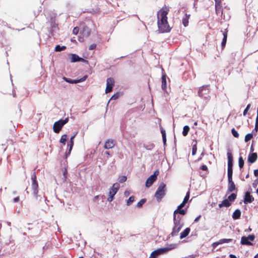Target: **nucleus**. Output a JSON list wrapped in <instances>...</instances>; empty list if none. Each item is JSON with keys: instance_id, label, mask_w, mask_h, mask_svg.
I'll use <instances>...</instances> for the list:
<instances>
[{"instance_id": "f257e3e1", "label": "nucleus", "mask_w": 258, "mask_h": 258, "mask_svg": "<svg viewBox=\"0 0 258 258\" xmlns=\"http://www.w3.org/2000/svg\"><path fill=\"white\" fill-rule=\"evenodd\" d=\"M168 10L166 8H162L157 13V24L158 30L160 33H166L170 31L167 21V14Z\"/></svg>"}, {"instance_id": "f03ea898", "label": "nucleus", "mask_w": 258, "mask_h": 258, "mask_svg": "<svg viewBox=\"0 0 258 258\" xmlns=\"http://www.w3.org/2000/svg\"><path fill=\"white\" fill-rule=\"evenodd\" d=\"M181 217L173 213V223L174 226L172 228L171 235L172 236L177 235L178 232L182 227L183 224L181 222Z\"/></svg>"}, {"instance_id": "7ed1b4c3", "label": "nucleus", "mask_w": 258, "mask_h": 258, "mask_svg": "<svg viewBox=\"0 0 258 258\" xmlns=\"http://www.w3.org/2000/svg\"><path fill=\"white\" fill-rule=\"evenodd\" d=\"M189 191H188L185 196L182 202L177 207V208L174 211L175 214H180L184 215L186 213V209H182L189 200Z\"/></svg>"}, {"instance_id": "20e7f679", "label": "nucleus", "mask_w": 258, "mask_h": 258, "mask_svg": "<svg viewBox=\"0 0 258 258\" xmlns=\"http://www.w3.org/2000/svg\"><path fill=\"white\" fill-rule=\"evenodd\" d=\"M209 88L208 86H203L199 88L198 91V95L200 97L203 98L206 102H208L210 99L209 95Z\"/></svg>"}, {"instance_id": "39448f33", "label": "nucleus", "mask_w": 258, "mask_h": 258, "mask_svg": "<svg viewBox=\"0 0 258 258\" xmlns=\"http://www.w3.org/2000/svg\"><path fill=\"white\" fill-rule=\"evenodd\" d=\"M166 184L164 182H161L155 194V197L158 201H160L165 195Z\"/></svg>"}, {"instance_id": "423d86ee", "label": "nucleus", "mask_w": 258, "mask_h": 258, "mask_svg": "<svg viewBox=\"0 0 258 258\" xmlns=\"http://www.w3.org/2000/svg\"><path fill=\"white\" fill-rule=\"evenodd\" d=\"M69 121L68 118H66L64 119H60L58 121L55 122L53 124V130L54 133H58L62 126L66 124Z\"/></svg>"}, {"instance_id": "0eeeda50", "label": "nucleus", "mask_w": 258, "mask_h": 258, "mask_svg": "<svg viewBox=\"0 0 258 258\" xmlns=\"http://www.w3.org/2000/svg\"><path fill=\"white\" fill-rule=\"evenodd\" d=\"M31 180L33 195L35 197L37 198L38 193V184L36 180V175L35 172H34L31 176Z\"/></svg>"}, {"instance_id": "6e6552de", "label": "nucleus", "mask_w": 258, "mask_h": 258, "mask_svg": "<svg viewBox=\"0 0 258 258\" xmlns=\"http://www.w3.org/2000/svg\"><path fill=\"white\" fill-rule=\"evenodd\" d=\"M120 187L119 184L118 183H115L113 184L112 187L111 188L109 192V197L108 201L111 202L114 199V196L117 192Z\"/></svg>"}, {"instance_id": "1a4fd4ad", "label": "nucleus", "mask_w": 258, "mask_h": 258, "mask_svg": "<svg viewBox=\"0 0 258 258\" xmlns=\"http://www.w3.org/2000/svg\"><path fill=\"white\" fill-rule=\"evenodd\" d=\"M255 239L253 234L249 235L247 237L242 236L241 238L240 243L242 245H252V243L250 241H253Z\"/></svg>"}, {"instance_id": "9d476101", "label": "nucleus", "mask_w": 258, "mask_h": 258, "mask_svg": "<svg viewBox=\"0 0 258 258\" xmlns=\"http://www.w3.org/2000/svg\"><path fill=\"white\" fill-rule=\"evenodd\" d=\"M70 56L71 62H76L78 61H82L85 63H88V60L79 57L77 54L71 53L69 55Z\"/></svg>"}, {"instance_id": "9b49d317", "label": "nucleus", "mask_w": 258, "mask_h": 258, "mask_svg": "<svg viewBox=\"0 0 258 258\" xmlns=\"http://www.w3.org/2000/svg\"><path fill=\"white\" fill-rule=\"evenodd\" d=\"M114 81L112 78H108L106 80V88L105 93H108L112 91V87L114 85Z\"/></svg>"}, {"instance_id": "f8f14e48", "label": "nucleus", "mask_w": 258, "mask_h": 258, "mask_svg": "<svg viewBox=\"0 0 258 258\" xmlns=\"http://www.w3.org/2000/svg\"><path fill=\"white\" fill-rule=\"evenodd\" d=\"M254 198L250 195V193L249 191H246L245 193L243 200L244 204H247L248 203H251L254 201Z\"/></svg>"}, {"instance_id": "ddd939ff", "label": "nucleus", "mask_w": 258, "mask_h": 258, "mask_svg": "<svg viewBox=\"0 0 258 258\" xmlns=\"http://www.w3.org/2000/svg\"><path fill=\"white\" fill-rule=\"evenodd\" d=\"M228 190L230 192H232L236 189L235 185L232 180V177H228Z\"/></svg>"}, {"instance_id": "4468645a", "label": "nucleus", "mask_w": 258, "mask_h": 258, "mask_svg": "<svg viewBox=\"0 0 258 258\" xmlns=\"http://www.w3.org/2000/svg\"><path fill=\"white\" fill-rule=\"evenodd\" d=\"M115 142L113 140H107L104 144V148L106 149H112L115 146Z\"/></svg>"}, {"instance_id": "2eb2a0df", "label": "nucleus", "mask_w": 258, "mask_h": 258, "mask_svg": "<svg viewBox=\"0 0 258 258\" xmlns=\"http://www.w3.org/2000/svg\"><path fill=\"white\" fill-rule=\"evenodd\" d=\"M156 180V177H155V175L150 176L146 180V186L147 187H150Z\"/></svg>"}, {"instance_id": "dca6fc26", "label": "nucleus", "mask_w": 258, "mask_h": 258, "mask_svg": "<svg viewBox=\"0 0 258 258\" xmlns=\"http://www.w3.org/2000/svg\"><path fill=\"white\" fill-rule=\"evenodd\" d=\"M215 11L217 15H222L221 2H215Z\"/></svg>"}, {"instance_id": "f3484780", "label": "nucleus", "mask_w": 258, "mask_h": 258, "mask_svg": "<svg viewBox=\"0 0 258 258\" xmlns=\"http://www.w3.org/2000/svg\"><path fill=\"white\" fill-rule=\"evenodd\" d=\"M222 32H223V38L222 41L221 42V46H222V48L223 49L225 47L226 43L228 31L225 30L224 31H222Z\"/></svg>"}, {"instance_id": "a211bd4d", "label": "nucleus", "mask_w": 258, "mask_h": 258, "mask_svg": "<svg viewBox=\"0 0 258 258\" xmlns=\"http://www.w3.org/2000/svg\"><path fill=\"white\" fill-rule=\"evenodd\" d=\"M233 162H228V177H232L233 174Z\"/></svg>"}, {"instance_id": "6ab92c4d", "label": "nucleus", "mask_w": 258, "mask_h": 258, "mask_svg": "<svg viewBox=\"0 0 258 258\" xmlns=\"http://www.w3.org/2000/svg\"><path fill=\"white\" fill-rule=\"evenodd\" d=\"M241 214V211L239 209H236L233 212L232 217L234 220L239 219L240 218Z\"/></svg>"}, {"instance_id": "aec40b11", "label": "nucleus", "mask_w": 258, "mask_h": 258, "mask_svg": "<svg viewBox=\"0 0 258 258\" xmlns=\"http://www.w3.org/2000/svg\"><path fill=\"white\" fill-rule=\"evenodd\" d=\"M231 205V202H230L228 200L225 199L221 203L219 204V207L220 208L222 207H229Z\"/></svg>"}, {"instance_id": "412c9836", "label": "nucleus", "mask_w": 258, "mask_h": 258, "mask_svg": "<svg viewBox=\"0 0 258 258\" xmlns=\"http://www.w3.org/2000/svg\"><path fill=\"white\" fill-rule=\"evenodd\" d=\"M82 34L84 37H88L90 34V30L87 27H84L82 31Z\"/></svg>"}, {"instance_id": "4be33fe9", "label": "nucleus", "mask_w": 258, "mask_h": 258, "mask_svg": "<svg viewBox=\"0 0 258 258\" xmlns=\"http://www.w3.org/2000/svg\"><path fill=\"white\" fill-rule=\"evenodd\" d=\"M190 229L189 227L185 228L181 233L180 235V238L182 239L186 237L189 233Z\"/></svg>"}, {"instance_id": "5701e85b", "label": "nucleus", "mask_w": 258, "mask_h": 258, "mask_svg": "<svg viewBox=\"0 0 258 258\" xmlns=\"http://www.w3.org/2000/svg\"><path fill=\"white\" fill-rule=\"evenodd\" d=\"M257 159V154L256 153H252L249 154L247 161H255Z\"/></svg>"}, {"instance_id": "b1692460", "label": "nucleus", "mask_w": 258, "mask_h": 258, "mask_svg": "<svg viewBox=\"0 0 258 258\" xmlns=\"http://www.w3.org/2000/svg\"><path fill=\"white\" fill-rule=\"evenodd\" d=\"M189 17L190 15H187L186 14L184 17L182 18V22L184 27H186L188 25Z\"/></svg>"}, {"instance_id": "393cba45", "label": "nucleus", "mask_w": 258, "mask_h": 258, "mask_svg": "<svg viewBox=\"0 0 258 258\" xmlns=\"http://www.w3.org/2000/svg\"><path fill=\"white\" fill-rule=\"evenodd\" d=\"M167 88V83L166 79V75L163 74L162 76V88L163 90H165Z\"/></svg>"}, {"instance_id": "a878e982", "label": "nucleus", "mask_w": 258, "mask_h": 258, "mask_svg": "<svg viewBox=\"0 0 258 258\" xmlns=\"http://www.w3.org/2000/svg\"><path fill=\"white\" fill-rule=\"evenodd\" d=\"M154 144L152 143H148L143 144V147L148 150H152L154 148Z\"/></svg>"}, {"instance_id": "bb28decb", "label": "nucleus", "mask_w": 258, "mask_h": 258, "mask_svg": "<svg viewBox=\"0 0 258 258\" xmlns=\"http://www.w3.org/2000/svg\"><path fill=\"white\" fill-rule=\"evenodd\" d=\"M63 79L67 82L69 83L70 84H77L78 83V81L77 80H72L69 78H67L66 77H63Z\"/></svg>"}, {"instance_id": "cd10ccee", "label": "nucleus", "mask_w": 258, "mask_h": 258, "mask_svg": "<svg viewBox=\"0 0 258 258\" xmlns=\"http://www.w3.org/2000/svg\"><path fill=\"white\" fill-rule=\"evenodd\" d=\"M189 131V127L188 125H185L183 127L182 135L183 136H186L188 134V133Z\"/></svg>"}, {"instance_id": "c85d7f7f", "label": "nucleus", "mask_w": 258, "mask_h": 258, "mask_svg": "<svg viewBox=\"0 0 258 258\" xmlns=\"http://www.w3.org/2000/svg\"><path fill=\"white\" fill-rule=\"evenodd\" d=\"M169 250V248H158L156 250L157 252H158V255L160 254H162L166 251H167Z\"/></svg>"}, {"instance_id": "c756f323", "label": "nucleus", "mask_w": 258, "mask_h": 258, "mask_svg": "<svg viewBox=\"0 0 258 258\" xmlns=\"http://www.w3.org/2000/svg\"><path fill=\"white\" fill-rule=\"evenodd\" d=\"M236 194L233 193L231 195L228 196L227 200H228L230 202H233L236 199Z\"/></svg>"}, {"instance_id": "7c9ffc66", "label": "nucleus", "mask_w": 258, "mask_h": 258, "mask_svg": "<svg viewBox=\"0 0 258 258\" xmlns=\"http://www.w3.org/2000/svg\"><path fill=\"white\" fill-rule=\"evenodd\" d=\"M253 138V135L252 134L249 133L247 134L244 139L245 142L247 143L248 141H249L252 138Z\"/></svg>"}, {"instance_id": "2f4dec72", "label": "nucleus", "mask_w": 258, "mask_h": 258, "mask_svg": "<svg viewBox=\"0 0 258 258\" xmlns=\"http://www.w3.org/2000/svg\"><path fill=\"white\" fill-rule=\"evenodd\" d=\"M66 48L65 46H60L59 45H57L55 47V51H60L64 50Z\"/></svg>"}, {"instance_id": "473e14b6", "label": "nucleus", "mask_w": 258, "mask_h": 258, "mask_svg": "<svg viewBox=\"0 0 258 258\" xmlns=\"http://www.w3.org/2000/svg\"><path fill=\"white\" fill-rule=\"evenodd\" d=\"M227 155L228 161H233V156L230 150H228Z\"/></svg>"}, {"instance_id": "72a5a7b5", "label": "nucleus", "mask_w": 258, "mask_h": 258, "mask_svg": "<svg viewBox=\"0 0 258 258\" xmlns=\"http://www.w3.org/2000/svg\"><path fill=\"white\" fill-rule=\"evenodd\" d=\"M146 202V199H141L137 204V207L138 208L141 207Z\"/></svg>"}, {"instance_id": "f704fd0d", "label": "nucleus", "mask_w": 258, "mask_h": 258, "mask_svg": "<svg viewBox=\"0 0 258 258\" xmlns=\"http://www.w3.org/2000/svg\"><path fill=\"white\" fill-rule=\"evenodd\" d=\"M232 240H233L230 238H229V239L223 238V239H221L219 240V243H221V244H223L224 243H228V242H230L232 241Z\"/></svg>"}, {"instance_id": "c9c22d12", "label": "nucleus", "mask_w": 258, "mask_h": 258, "mask_svg": "<svg viewBox=\"0 0 258 258\" xmlns=\"http://www.w3.org/2000/svg\"><path fill=\"white\" fill-rule=\"evenodd\" d=\"M63 175L64 177V180H66L68 176V166H66L63 170Z\"/></svg>"}, {"instance_id": "e433bc0d", "label": "nucleus", "mask_w": 258, "mask_h": 258, "mask_svg": "<svg viewBox=\"0 0 258 258\" xmlns=\"http://www.w3.org/2000/svg\"><path fill=\"white\" fill-rule=\"evenodd\" d=\"M75 136H76V134L74 135L73 136H72L70 139V141H71V144H70V148H69V153H70L72 149V148H73V145H74V141H73V140L74 139V138L75 137Z\"/></svg>"}, {"instance_id": "4c0bfd02", "label": "nucleus", "mask_w": 258, "mask_h": 258, "mask_svg": "<svg viewBox=\"0 0 258 258\" xmlns=\"http://www.w3.org/2000/svg\"><path fill=\"white\" fill-rule=\"evenodd\" d=\"M134 200H135V197L133 196H131L129 198V199L127 200V202H126L127 205V206L130 205L134 201Z\"/></svg>"}, {"instance_id": "58836bf2", "label": "nucleus", "mask_w": 258, "mask_h": 258, "mask_svg": "<svg viewBox=\"0 0 258 258\" xmlns=\"http://www.w3.org/2000/svg\"><path fill=\"white\" fill-rule=\"evenodd\" d=\"M67 135H63L61 136V139L60 140V142L62 144H65L66 142L67 141Z\"/></svg>"}, {"instance_id": "ea45409f", "label": "nucleus", "mask_w": 258, "mask_h": 258, "mask_svg": "<svg viewBox=\"0 0 258 258\" xmlns=\"http://www.w3.org/2000/svg\"><path fill=\"white\" fill-rule=\"evenodd\" d=\"M231 132L233 135V136L235 138H238L239 137V134L238 132L235 130V128H233L231 130Z\"/></svg>"}, {"instance_id": "a19ab883", "label": "nucleus", "mask_w": 258, "mask_h": 258, "mask_svg": "<svg viewBox=\"0 0 258 258\" xmlns=\"http://www.w3.org/2000/svg\"><path fill=\"white\" fill-rule=\"evenodd\" d=\"M127 178L125 176H121L119 177V181L120 183H123L126 181Z\"/></svg>"}, {"instance_id": "79ce46f5", "label": "nucleus", "mask_w": 258, "mask_h": 258, "mask_svg": "<svg viewBox=\"0 0 258 258\" xmlns=\"http://www.w3.org/2000/svg\"><path fill=\"white\" fill-rule=\"evenodd\" d=\"M158 255V252L156 250L153 251L150 255V258H156V257Z\"/></svg>"}, {"instance_id": "37998d69", "label": "nucleus", "mask_w": 258, "mask_h": 258, "mask_svg": "<svg viewBox=\"0 0 258 258\" xmlns=\"http://www.w3.org/2000/svg\"><path fill=\"white\" fill-rule=\"evenodd\" d=\"M197 145L195 144L194 145H193L192 149V155H194L196 154V153L197 152Z\"/></svg>"}, {"instance_id": "c03bdc74", "label": "nucleus", "mask_w": 258, "mask_h": 258, "mask_svg": "<svg viewBox=\"0 0 258 258\" xmlns=\"http://www.w3.org/2000/svg\"><path fill=\"white\" fill-rule=\"evenodd\" d=\"M250 107V104H248L247 105V106H246V108H245V109L244 110V111H243V115H246V113H247V111H248V109H249Z\"/></svg>"}, {"instance_id": "a18cd8bd", "label": "nucleus", "mask_w": 258, "mask_h": 258, "mask_svg": "<svg viewBox=\"0 0 258 258\" xmlns=\"http://www.w3.org/2000/svg\"><path fill=\"white\" fill-rule=\"evenodd\" d=\"M79 31V28L77 27H75L73 30V33L75 35H77Z\"/></svg>"}, {"instance_id": "49530a36", "label": "nucleus", "mask_w": 258, "mask_h": 258, "mask_svg": "<svg viewBox=\"0 0 258 258\" xmlns=\"http://www.w3.org/2000/svg\"><path fill=\"white\" fill-rule=\"evenodd\" d=\"M119 96V93H117L116 94H114L111 98L110 99H113L116 100L117 99Z\"/></svg>"}, {"instance_id": "de8ad7c7", "label": "nucleus", "mask_w": 258, "mask_h": 258, "mask_svg": "<svg viewBox=\"0 0 258 258\" xmlns=\"http://www.w3.org/2000/svg\"><path fill=\"white\" fill-rule=\"evenodd\" d=\"M87 78V76L86 75V76H84L83 78H81L80 79L77 80V81H78V83H80V82H82L85 81L86 80Z\"/></svg>"}, {"instance_id": "09e8293b", "label": "nucleus", "mask_w": 258, "mask_h": 258, "mask_svg": "<svg viewBox=\"0 0 258 258\" xmlns=\"http://www.w3.org/2000/svg\"><path fill=\"white\" fill-rule=\"evenodd\" d=\"M87 78V76L86 75V76H84L83 78H81L80 79L77 80V81H78V83H80V82H82L85 81L86 80Z\"/></svg>"}, {"instance_id": "8fccbe9b", "label": "nucleus", "mask_w": 258, "mask_h": 258, "mask_svg": "<svg viewBox=\"0 0 258 258\" xmlns=\"http://www.w3.org/2000/svg\"><path fill=\"white\" fill-rule=\"evenodd\" d=\"M96 47V45L95 44H92L90 45L89 49L90 50H93V49H95Z\"/></svg>"}, {"instance_id": "3c124183", "label": "nucleus", "mask_w": 258, "mask_h": 258, "mask_svg": "<svg viewBox=\"0 0 258 258\" xmlns=\"http://www.w3.org/2000/svg\"><path fill=\"white\" fill-rule=\"evenodd\" d=\"M219 241H217V242H214L213 244H212V246L214 248H215L219 244H221V243H219Z\"/></svg>"}, {"instance_id": "603ef678", "label": "nucleus", "mask_w": 258, "mask_h": 258, "mask_svg": "<svg viewBox=\"0 0 258 258\" xmlns=\"http://www.w3.org/2000/svg\"><path fill=\"white\" fill-rule=\"evenodd\" d=\"M201 169L203 170H205V171H207L208 170V168L207 167L206 165H203L201 167Z\"/></svg>"}, {"instance_id": "864d4df0", "label": "nucleus", "mask_w": 258, "mask_h": 258, "mask_svg": "<svg viewBox=\"0 0 258 258\" xmlns=\"http://www.w3.org/2000/svg\"><path fill=\"white\" fill-rule=\"evenodd\" d=\"M19 200H20L19 197H17L16 198H15L13 199V202L14 203H17V202H18L19 201Z\"/></svg>"}, {"instance_id": "5fc2aeb1", "label": "nucleus", "mask_w": 258, "mask_h": 258, "mask_svg": "<svg viewBox=\"0 0 258 258\" xmlns=\"http://www.w3.org/2000/svg\"><path fill=\"white\" fill-rule=\"evenodd\" d=\"M258 130V124H255V127L254 130L252 131V133H253L254 131L255 132H257Z\"/></svg>"}, {"instance_id": "6e6d98bb", "label": "nucleus", "mask_w": 258, "mask_h": 258, "mask_svg": "<svg viewBox=\"0 0 258 258\" xmlns=\"http://www.w3.org/2000/svg\"><path fill=\"white\" fill-rule=\"evenodd\" d=\"M159 171L158 170H156L152 175H155V177L157 178V176L159 174Z\"/></svg>"}, {"instance_id": "4d7b16f0", "label": "nucleus", "mask_w": 258, "mask_h": 258, "mask_svg": "<svg viewBox=\"0 0 258 258\" xmlns=\"http://www.w3.org/2000/svg\"><path fill=\"white\" fill-rule=\"evenodd\" d=\"M244 162H239V166L240 168H242L244 166Z\"/></svg>"}, {"instance_id": "13d9d810", "label": "nucleus", "mask_w": 258, "mask_h": 258, "mask_svg": "<svg viewBox=\"0 0 258 258\" xmlns=\"http://www.w3.org/2000/svg\"><path fill=\"white\" fill-rule=\"evenodd\" d=\"M254 175L255 176H258V169H255L254 170Z\"/></svg>"}, {"instance_id": "bf43d9fd", "label": "nucleus", "mask_w": 258, "mask_h": 258, "mask_svg": "<svg viewBox=\"0 0 258 258\" xmlns=\"http://www.w3.org/2000/svg\"><path fill=\"white\" fill-rule=\"evenodd\" d=\"M162 138H163V141L164 142V144H165L166 143V135H165V136H162Z\"/></svg>"}, {"instance_id": "052dcab7", "label": "nucleus", "mask_w": 258, "mask_h": 258, "mask_svg": "<svg viewBox=\"0 0 258 258\" xmlns=\"http://www.w3.org/2000/svg\"><path fill=\"white\" fill-rule=\"evenodd\" d=\"M229 257H230V258H237L235 255L232 254H230Z\"/></svg>"}, {"instance_id": "680f3d73", "label": "nucleus", "mask_w": 258, "mask_h": 258, "mask_svg": "<svg viewBox=\"0 0 258 258\" xmlns=\"http://www.w3.org/2000/svg\"><path fill=\"white\" fill-rule=\"evenodd\" d=\"M201 217V216H199L198 217H197L195 219V222H198L199 220V219Z\"/></svg>"}, {"instance_id": "e2e57ef3", "label": "nucleus", "mask_w": 258, "mask_h": 258, "mask_svg": "<svg viewBox=\"0 0 258 258\" xmlns=\"http://www.w3.org/2000/svg\"><path fill=\"white\" fill-rule=\"evenodd\" d=\"M162 136H165L166 135L165 131H161Z\"/></svg>"}, {"instance_id": "0e129e2a", "label": "nucleus", "mask_w": 258, "mask_h": 258, "mask_svg": "<svg viewBox=\"0 0 258 258\" xmlns=\"http://www.w3.org/2000/svg\"><path fill=\"white\" fill-rule=\"evenodd\" d=\"M238 161H244L243 159H242V157H240L238 159Z\"/></svg>"}, {"instance_id": "69168bd1", "label": "nucleus", "mask_w": 258, "mask_h": 258, "mask_svg": "<svg viewBox=\"0 0 258 258\" xmlns=\"http://www.w3.org/2000/svg\"><path fill=\"white\" fill-rule=\"evenodd\" d=\"M104 155H109V152L108 151H105L104 152Z\"/></svg>"}, {"instance_id": "338daca9", "label": "nucleus", "mask_w": 258, "mask_h": 258, "mask_svg": "<svg viewBox=\"0 0 258 258\" xmlns=\"http://www.w3.org/2000/svg\"><path fill=\"white\" fill-rule=\"evenodd\" d=\"M99 198V196H96L94 197V201H96L97 199H98V198Z\"/></svg>"}, {"instance_id": "774afa93", "label": "nucleus", "mask_w": 258, "mask_h": 258, "mask_svg": "<svg viewBox=\"0 0 258 258\" xmlns=\"http://www.w3.org/2000/svg\"><path fill=\"white\" fill-rule=\"evenodd\" d=\"M124 195L126 196H127L128 195H129V192H127V191H125L124 192Z\"/></svg>"}]
</instances>
